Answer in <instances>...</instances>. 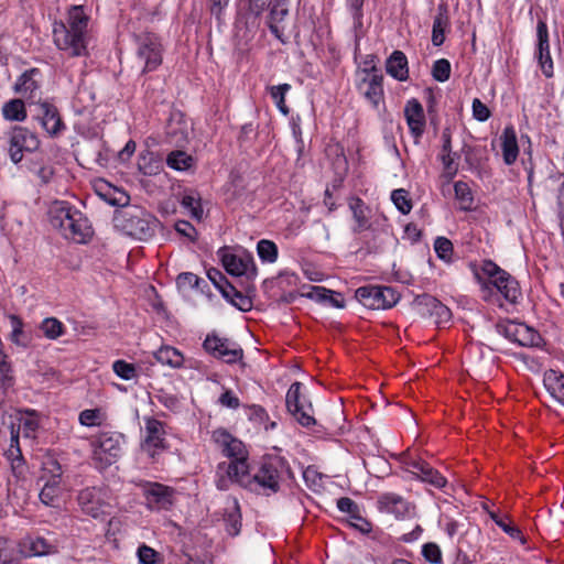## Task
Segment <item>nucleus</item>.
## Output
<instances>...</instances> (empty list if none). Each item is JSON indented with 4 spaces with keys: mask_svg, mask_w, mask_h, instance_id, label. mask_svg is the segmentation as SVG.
I'll return each mask as SVG.
<instances>
[{
    "mask_svg": "<svg viewBox=\"0 0 564 564\" xmlns=\"http://www.w3.org/2000/svg\"><path fill=\"white\" fill-rule=\"evenodd\" d=\"M500 141L505 163L507 165L513 164L518 158L519 148L517 142V133L512 126H508L503 129L500 135Z\"/></svg>",
    "mask_w": 564,
    "mask_h": 564,
    "instance_id": "30",
    "label": "nucleus"
},
{
    "mask_svg": "<svg viewBox=\"0 0 564 564\" xmlns=\"http://www.w3.org/2000/svg\"><path fill=\"white\" fill-rule=\"evenodd\" d=\"M257 252L263 262L273 263L278 258V247L273 241L262 239L257 245Z\"/></svg>",
    "mask_w": 564,
    "mask_h": 564,
    "instance_id": "46",
    "label": "nucleus"
},
{
    "mask_svg": "<svg viewBox=\"0 0 564 564\" xmlns=\"http://www.w3.org/2000/svg\"><path fill=\"white\" fill-rule=\"evenodd\" d=\"M154 358L162 365L178 368L183 365V355L172 346H162L154 352Z\"/></svg>",
    "mask_w": 564,
    "mask_h": 564,
    "instance_id": "36",
    "label": "nucleus"
},
{
    "mask_svg": "<svg viewBox=\"0 0 564 564\" xmlns=\"http://www.w3.org/2000/svg\"><path fill=\"white\" fill-rule=\"evenodd\" d=\"M8 318L12 327L10 334L11 341L17 346L28 347L30 345V338L23 332V321L15 314H9Z\"/></svg>",
    "mask_w": 564,
    "mask_h": 564,
    "instance_id": "38",
    "label": "nucleus"
},
{
    "mask_svg": "<svg viewBox=\"0 0 564 564\" xmlns=\"http://www.w3.org/2000/svg\"><path fill=\"white\" fill-rule=\"evenodd\" d=\"M378 503L381 511L394 514L397 518L410 516L414 509L403 497L393 492L381 495Z\"/></svg>",
    "mask_w": 564,
    "mask_h": 564,
    "instance_id": "26",
    "label": "nucleus"
},
{
    "mask_svg": "<svg viewBox=\"0 0 564 564\" xmlns=\"http://www.w3.org/2000/svg\"><path fill=\"white\" fill-rule=\"evenodd\" d=\"M424 558L431 563L440 564L442 562V552L437 544L426 543L422 547Z\"/></svg>",
    "mask_w": 564,
    "mask_h": 564,
    "instance_id": "59",
    "label": "nucleus"
},
{
    "mask_svg": "<svg viewBox=\"0 0 564 564\" xmlns=\"http://www.w3.org/2000/svg\"><path fill=\"white\" fill-rule=\"evenodd\" d=\"M108 205L116 206L117 209L130 207V196L126 191L108 182Z\"/></svg>",
    "mask_w": 564,
    "mask_h": 564,
    "instance_id": "44",
    "label": "nucleus"
},
{
    "mask_svg": "<svg viewBox=\"0 0 564 564\" xmlns=\"http://www.w3.org/2000/svg\"><path fill=\"white\" fill-rule=\"evenodd\" d=\"M434 250L438 258L449 261L453 256V243L445 237H437L434 242Z\"/></svg>",
    "mask_w": 564,
    "mask_h": 564,
    "instance_id": "54",
    "label": "nucleus"
},
{
    "mask_svg": "<svg viewBox=\"0 0 564 564\" xmlns=\"http://www.w3.org/2000/svg\"><path fill=\"white\" fill-rule=\"evenodd\" d=\"M349 523L361 533H369L372 529L371 523L360 514L359 509L349 517Z\"/></svg>",
    "mask_w": 564,
    "mask_h": 564,
    "instance_id": "61",
    "label": "nucleus"
},
{
    "mask_svg": "<svg viewBox=\"0 0 564 564\" xmlns=\"http://www.w3.org/2000/svg\"><path fill=\"white\" fill-rule=\"evenodd\" d=\"M40 77V70L37 68H31L25 70L14 84L15 93L25 98L30 107L42 101Z\"/></svg>",
    "mask_w": 564,
    "mask_h": 564,
    "instance_id": "18",
    "label": "nucleus"
},
{
    "mask_svg": "<svg viewBox=\"0 0 564 564\" xmlns=\"http://www.w3.org/2000/svg\"><path fill=\"white\" fill-rule=\"evenodd\" d=\"M302 388L301 382L292 383L286 392L285 403L289 412L301 425L311 426L316 424V421L313 416L312 404L302 400Z\"/></svg>",
    "mask_w": 564,
    "mask_h": 564,
    "instance_id": "14",
    "label": "nucleus"
},
{
    "mask_svg": "<svg viewBox=\"0 0 564 564\" xmlns=\"http://www.w3.org/2000/svg\"><path fill=\"white\" fill-rule=\"evenodd\" d=\"M90 445L93 463L95 467L102 473L106 469V449L104 448V442L101 441V438H96L91 442Z\"/></svg>",
    "mask_w": 564,
    "mask_h": 564,
    "instance_id": "48",
    "label": "nucleus"
},
{
    "mask_svg": "<svg viewBox=\"0 0 564 564\" xmlns=\"http://www.w3.org/2000/svg\"><path fill=\"white\" fill-rule=\"evenodd\" d=\"M59 492V488L55 484H46L41 492H40V499L41 501L46 506H53L55 499L57 498Z\"/></svg>",
    "mask_w": 564,
    "mask_h": 564,
    "instance_id": "58",
    "label": "nucleus"
},
{
    "mask_svg": "<svg viewBox=\"0 0 564 564\" xmlns=\"http://www.w3.org/2000/svg\"><path fill=\"white\" fill-rule=\"evenodd\" d=\"M543 383L550 394L564 405V375L550 369L544 372Z\"/></svg>",
    "mask_w": 564,
    "mask_h": 564,
    "instance_id": "33",
    "label": "nucleus"
},
{
    "mask_svg": "<svg viewBox=\"0 0 564 564\" xmlns=\"http://www.w3.org/2000/svg\"><path fill=\"white\" fill-rule=\"evenodd\" d=\"M18 430H14V423L12 422L11 427V441L19 443V433L22 432L24 437L32 438L35 436V432L39 427V420L34 412L25 411L19 413L18 416Z\"/></svg>",
    "mask_w": 564,
    "mask_h": 564,
    "instance_id": "28",
    "label": "nucleus"
},
{
    "mask_svg": "<svg viewBox=\"0 0 564 564\" xmlns=\"http://www.w3.org/2000/svg\"><path fill=\"white\" fill-rule=\"evenodd\" d=\"M473 117L478 121H486L490 117L489 108L478 98L473 100Z\"/></svg>",
    "mask_w": 564,
    "mask_h": 564,
    "instance_id": "63",
    "label": "nucleus"
},
{
    "mask_svg": "<svg viewBox=\"0 0 564 564\" xmlns=\"http://www.w3.org/2000/svg\"><path fill=\"white\" fill-rule=\"evenodd\" d=\"M246 6V12L240 14L237 21V29H246L245 36L250 40L260 28V17L271 4L270 0H242Z\"/></svg>",
    "mask_w": 564,
    "mask_h": 564,
    "instance_id": "16",
    "label": "nucleus"
},
{
    "mask_svg": "<svg viewBox=\"0 0 564 564\" xmlns=\"http://www.w3.org/2000/svg\"><path fill=\"white\" fill-rule=\"evenodd\" d=\"M404 117L406 119L411 134L417 142L423 135L425 129V115L423 106L417 99L412 98L406 101L404 107Z\"/></svg>",
    "mask_w": 564,
    "mask_h": 564,
    "instance_id": "24",
    "label": "nucleus"
},
{
    "mask_svg": "<svg viewBox=\"0 0 564 564\" xmlns=\"http://www.w3.org/2000/svg\"><path fill=\"white\" fill-rule=\"evenodd\" d=\"M497 332L512 343L523 347H538L542 341L541 335L532 327L523 323L508 322L497 324Z\"/></svg>",
    "mask_w": 564,
    "mask_h": 564,
    "instance_id": "15",
    "label": "nucleus"
},
{
    "mask_svg": "<svg viewBox=\"0 0 564 564\" xmlns=\"http://www.w3.org/2000/svg\"><path fill=\"white\" fill-rule=\"evenodd\" d=\"M138 486L142 490L145 506L152 511L169 510L175 500V489L166 485L141 480Z\"/></svg>",
    "mask_w": 564,
    "mask_h": 564,
    "instance_id": "9",
    "label": "nucleus"
},
{
    "mask_svg": "<svg viewBox=\"0 0 564 564\" xmlns=\"http://www.w3.org/2000/svg\"><path fill=\"white\" fill-rule=\"evenodd\" d=\"M449 18L446 4H440L437 13L434 17L432 29V43L434 46H441L445 41V31L448 28Z\"/></svg>",
    "mask_w": 564,
    "mask_h": 564,
    "instance_id": "32",
    "label": "nucleus"
},
{
    "mask_svg": "<svg viewBox=\"0 0 564 564\" xmlns=\"http://www.w3.org/2000/svg\"><path fill=\"white\" fill-rule=\"evenodd\" d=\"M208 279L212 281V283L220 291L221 295L224 296V291H227L225 286L231 285L226 276L217 269H210L207 272Z\"/></svg>",
    "mask_w": 564,
    "mask_h": 564,
    "instance_id": "62",
    "label": "nucleus"
},
{
    "mask_svg": "<svg viewBox=\"0 0 564 564\" xmlns=\"http://www.w3.org/2000/svg\"><path fill=\"white\" fill-rule=\"evenodd\" d=\"M47 217L55 230L75 243H87L94 235L89 219L66 200L53 202L48 207Z\"/></svg>",
    "mask_w": 564,
    "mask_h": 564,
    "instance_id": "3",
    "label": "nucleus"
},
{
    "mask_svg": "<svg viewBox=\"0 0 564 564\" xmlns=\"http://www.w3.org/2000/svg\"><path fill=\"white\" fill-rule=\"evenodd\" d=\"M138 167L144 175H158L163 169L162 161L153 153L142 154L139 158Z\"/></svg>",
    "mask_w": 564,
    "mask_h": 564,
    "instance_id": "39",
    "label": "nucleus"
},
{
    "mask_svg": "<svg viewBox=\"0 0 564 564\" xmlns=\"http://www.w3.org/2000/svg\"><path fill=\"white\" fill-rule=\"evenodd\" d=\"M140 564H156L160 554L152 547L143 544L139 546L137 552Z\"/></svg>",
    "mask_w": 564,
    "mask_h": 564,
    "instance_id": "57",
    "label": "nucleus"
},
{
    "mask_svg": "<svg viewBox=\"0 0 564 564\" xmlns=\"http://www.w3.org/2000/svg\"><path fill=\"white\" fill-rule=\"evenodd\" d=\"M53 40L58 50L72 57L83 56L87 52V40L65 28L62 22L54 23Z\"/></svg>",
    "mask_w": 564,
    "mask_h": 564,
    "instance_id": "13",
    "label": "nucleus"
},
{
    "mask_svg": "<svg viewBox=\"0 0 564 564\" xmlns=\"http://www.w3.org/2000/svg\"><path fill=\"white\" fill-rule=\"evenodd\" d=\"M175 230L184 236L187 237L191 241H195L197 238V230L195 227L187 220H178L175 224Z\"/></svg>",
    "mask_w": 564,
    "mask_h": 564,
    "instance_id": "64",
    "label": "nucleus"
},
{
    "mask_svg": "<svg viewBox=\"0 0 564 564\" xmlns=\"http://www.w3.org/2000/svg\"><path fill=\"white\" fill-rule=\"evenodd\" d=\"M33 107L34 116L51 137L59 134V132L65 129L58 110L54 105L48 101H40Z\"/></svg>",
    "mask_w": 564,
    "mask_h": 564,
    "instance_id": "20",
    "label": "nucleus"
},
{
    "mask_svg": "<svg viewBox=\"0 0 564 564\" xmlns=\"http://www.w3.org/2000/svg\"><path fill=\"white\" fill-rule=\"evenodd\" d=\"M286 476H291L288 463L280 456H269L252 476L249 470L243 471L235 482L250 491L271 495L279 491L280 484Z\"/></svg>",
    "mask_w": 564,
    "mask_h": 564,
    "instance_id": "4",
    "label": "nucleus"
},
{
    "mask_svg": "<svg viewBox=\"0 0 564 564\" xmlns=\"http://www.w3.org/2000/svg\"><path fill=\"white\" fill-rule=\"evenodd\" d=\"M2 115L7 120L23 121L26 118L25 105L22 99H12L4 104Z\"/></svg>",
    "mask_w": 564,
    "mask_h": 564,
    "instance_id": "40",
    "label": "nucleus"
},
{
    "mask_svg": "<svg viewBox=\"0 0 564 564\" xmlns=\"http://www.w3.org/2000/svg\"><path fill=\"white\" fill-rule=\"evenodd\" d=\"M47 217L55 230L75 243H87L94 235L89 219L66 200L53 202L48 207Z\"/></svg>",
    "mask_w": 564,
    "mask_h": 564,
    "instance_id": "2",
    "label": "nucleus"
},
{
    "mask_svg": "<svg viewBox=\"0 0 564 564\" xmlns=\"http://www.w3.org/2000/svg\"><path fill=\"white\" fill-rule=\"evenodd\" d=\"M225 289L227 291H224V297L235 307L241 312H249L252 308L253 303L249 294L241 293L234 285H227Z\"/></svg>",
    "mask_w": 564,
    "mask_h": 564,
    "instance_id": "37",
    "label": "nucleus"
},
{
    "mask_svg": "<svg viewBox=\"0 0 564 564\" xmlns=\"http://www.w3.org/2000/svg\"><path fill=\"white\" fill-rule=\"evenodd\" d=\"M391 200L395 207L404 215L409 214L412 209L411 199L408 197V192L403 188L394 189L391 193Z\"/></svg>",
    "mask_w": 564,
    "mask_h": 564,
    "instance_id": "50",
    "label": "nucleus"
},
{
    "mask_svg": "<svg viewBox=\"0 0 564 564\" xmlns=\"http://www.w3.org/2000/svg\"><path fill=\"white\" fill-rule=\"evenodd\" d=\"M193 159L183 151H174L167 155L166 163L171 169L185 171L191 167Z\"/></svg>",
    "mask_w": 564,
    "mask_h": 564,
    "instance_id": "45",
    "label": "nucleus"
},
{
    "mask_svg": "<svg viewBox=\"0 0 564 564\" xmlns=\"http://www.w3.org/2000/svg\"><path fill=\"white\" fill-rule=\"evenodd\" d=\"M356 297L367 308L386 310L397 304L400 295L389 286L366 285L356 290Z\"/></svg>",
    "mask_w": 564,
    "mask_h": 564,
    "instance_id": "8",
    "label": "nucleus"
},
{
    "mask_svg": "<svg viewBox=\"0 0 564 564\" xmlns=\"http://www.w3.org/2000/svg\"><path fill=\"white\" fill-rule=\"evenodd\" d=\"M387 73L400 80L404 82L409 77L408 58L401 51H394L386 62Z\"/></svg>",
    "mask_w": 564,
    "mask_h": 564,
    "instance_id": "31",
    "label": "nucleus"
},
{
    "mask_svg": "<svg viewBox=\"0 0 564 564\" xmlns=\"http://www.w3.org/2000/svg\"><path fill=\"white\" fill-rule=\"evenodd\" d=\"M78 503L84 513L102 520L105 516L106 491L101 487L85 488L78 495Z\"/></svg>",
    "mask_w": 564,
    "mask_h": 564,
    "instance_id": "19",
    "label": "nucleus"
},
{
    "mask_svg": "<svg viewBox=\"0 0 564 564\" xmlns=\"http://www.w3.org/2000/svg\"><path fill=\"white\" fill-rule=\"evenodd\" d=\"M101 421L102 412L100 409H87L79 414V423L85 426H98Z\"/></svg>",
    "mask_w": 564,
    "mask_h": 564,
    "instance_id": "53",
    "label": "nucleus"
},
{
    "mask_svg": "<svg viewBox=\"0 0 564 564\" xmlns=\"http://www.w3.org/2000/svg\"><path fill=\"white\" fill-rule=\"evenodd\" d=\"M182 206L189 210L191 216L200 221L204 216V210L200 204V198L194 195H185L182 198Z\"/></svg>",
    "mask_w": 564,
    "mask_h": 564,
    "instance_id": "49",
    "label": "nucleus"
},
{
    "mask_svg": "<svg viewBox=\"0 0 564 564\" xmlns=\"http://www.w3.org/2000/svg\"><path fill=\"white\" fill-rule=\"evenodd\" d=\"M221 262L230 275L246 276L247 280H252L257 275V268L250 254L224 253Z\"/></svg>",
    "mask_w": 564,
    "mask_h": 564,
    "instance_id": "21",
    "label": "nucleus"
},
{
    "mask_svg": "<svg viewBox=\"0 0 564 564\" xmlns=\"http://www.w3.org/2000/svg\"><path fill=\"white\" fill-rule=\"evenodd\" d=\"M432 76L437 82H446L451 76V63L445 58L435 61L432 67Z\"/></svg>",
    "mask_w": 564,
    "mask_h": 564,
    "instance_id": "52",
    "label": "nucleus"
},
{
    "mask_svg": "<svg viewBox=\"0 0 564 564\" xmlns=\"http://www.w3.org/2000/svg\"><path fill=\"white\" fill-rule=\"evenodd\" d=\"M291 90L290 84H280L276 86L269 87V93L271 98L273 99L278 109L284 115L288 116L290 112L289 107L285 104V95Z\"/></svg>",
    "mask_w": 564,
    "mask_h": 564,
    "instance_id": "42",
    "label": "nucleus"
},
{
    "mask_svg": "<svg viewBox=\"0 0 564 564\" xmlns=\"http://www.w3.org/2000/svg\"><path fill=\"white\" fill-rule=\"evenodd\" d=\"M200 282H204V280L192 272L180 273L176 279L177 286L183 290L198 288Z\"/></svg>",
    "mask_w": 564,
    "mask_h": 564,
    "instance_id": "56",
    "label": "nucleus"
},
{
    "mask_svg": "<svg viewBox=\"0 0 564 564\" xmlns=\"http://www.w3.org/2000/svg\"><path fill=\"white\" fill-rule=\"evenodd\" d=\"M143 422L140 448L152 462H156L169 447L164 423L152 416L143 417Z\"/></svg>",
    "mask_w": 564,
    "mask_h": 564,
    "instance_id": "7",
    "label": "nucleus"
},
{
    "mask_svg": "<svg viewBox=\"0 0 564 564\" xmlns=\"http://www.w3.org/2000/svg\"><path fill=\"white\" fill-rule=\"evenodd\" d=\"M113 372L123 380H131L137 377V369L133 364L124 360H117L112 365Z\"/></svg>",
    "mask_w": 564,
    "mask_h": 564,
    "instance_id": "51",
    "label": "nucleus"
},
{
    "mask_svg": "<svg viewBox=\"0 0 564 564\" xmlns=\"http://www.w3.org/2000/svg\"><path fill=\"white\" fill-rule=\"evenodd\" d=\"M212 440L221 454L230 459L218 464L215 480L219 490H228L243 471H248L249 454L245 444L224 429L214 431Z\"/></svg>",
    "mask_w": 564,
    "mask_h": 564,
    "instance_id": "1",
    "label": "nucleus"
},
{
    "mask_svg": "<svg viewBox=\"0 0 564 564\" xmlns=\"http://www.w3.org/2000/svg\"><path fill=\"white\" fill-rule=\"evenodd\" d=\"M455 197L460 204V209L470 210L474 205V197L467 183L458 181L454 184Z\"/></svg>",
    "mask_w": 564,
    "mask_h": 564,
    "instance_id": "43",
    "label": "nucleus"
},
{
    "mask_svg": "<svg viewBox=\"0 0 564 564\" xmlns=\"http://www.w3.org/2000/svg\"><path fill=\"white\" fill-rule=\"evenodd\" d=\"M475 276L484 291H490V286H494L510 303H517L521 296L518 281L491 260L482 261Z\"/></svg>",
    "mask_w": 564,
    "mask_h": 564,
    "instance_id": "5",
    "label": "nucleus"
},
{
    "mask_svg": "<svg viewBox=\"0 0 564 564\" xmlns=\"http://www.w3.org/2000/svg\"><path fill=\"white\" fill-rule=\"evenodd\" d=\"M410 473L415 475L422 481L437 488H444L447 484L446 478L434 469L429 463L422 459H410L405 463Z\"/></svg>",
    "mask_w": 564,
    "mask_h": 564,
    "instance_id": "23",
    "label": "nucleus"
},
{
    "mask_svg": "<svg viewBox=\"0 0 564 564\" xmlns=\"http://www.w3.org/2000/svg\"><path fill=\"white\" fill-rule=\"evenodd\" d=\"M348 206L355 220V226L352 228L354 232L359 234L369 229L370 208L365 204V202L357 196H352L348 199Z\"/></svg>",
    "mask_w": 564,
    "mask_h": 564,
    "instance_id": "29",
    "label": "nucleus"
},
{
    "mask_svg": "<svg viewBox=\"0 0 564 564\" xmlns=\"http://www.w3.org/2000/svg\"><path fill=\"white\" fill-rule=\"evenodd\" d=\"M268 18V28L271 33L283 44L288 41L284 37L283 22L289 15V9L285 0H274L271 2Z\"/></svg>",
    "mask_w": 564,
    "mask_h": 564,
    "instance_id": "25",
    "label": "nucleus"
},
{
    "mask_svg": "<svg viewBox=\"0 0 564 564\" xmlns=\"http://www.w3.org/2000/svg\"><path fill=\"white\" fill-rule=\"evenodd\" d=\"M226 530L230 535H237L241 528V514L238 500L236 498L227 499L225 509Z\"/></svg>",
    "mask_w": 564,
    "mask_h": 564,
    "instance_id": "34",
    "label": "nucleus"
},
{
    "mask_svg": "<svg viewBox=\"0 0 564 564\" xmlns=\"http://www.w3.org/2000/svg\"><path fill=\"white\" fill-rule=\"evenodd\" d=\"M536 37L539 64L545 77L550 78L553 76V61L550 53L549 30L544 20L538 21Z\"/></svg>",
    "mask_w": 564,
    "mask_h": 564,
    "instance_id": "22",
    "label": "nucleus"
},
{
    "mask_svg": "<svg viewBox=\"0 0 564 564\" xmlns=\"http://www.w3.org/2000/svg\"><path fill=\"white\" fill-rule=\"evenodd\" d=\"M362 74L364 77L361 78L358 88L365 98L377 108L383 100V76L375 65L369 69L364 68Z\"/></svg>",
    "mask_w": 564,
    "mask_h": 564,
    "instance_id": "17",
    "label": "nucleus"
},
{
    "mask_svg": "<svg viewBox=\"0 0 564 564\" xmlns=\"http://www.w3.org/2000/svg\"><path fill=\"white\" fill-rule=\"evenodd\" d=\"M39 147L36 134L24 127H14L9 132V155L15 164L22 161L24 152H33Z\"/></svg>",
    "mask_w": 564,
    "mask_h": 564,
    "instance_id": "11",
    "label": "nucleus"
},
{
    "mask_svg": "<svg viewBox=\"0 0 564 564\" xmlns=\"http://www.w3.org/2000/svg\"><path fill=\"white\" fill-rule=\"evenodd\" d=\"M43 335L51 340H55L64 335L65 326L56 317H46L40 324Z\"/></svg>",
    "mask_w": 564,
    "mask_h": 564,
    "instance_id": "41",
    "label": "nucleus"
},
{
    "mask_svg": "<svg viewBox=\"0 0 564 564\" xmlns=\"http://www.w3.org/2000/svg\"><path fill=\"white\" fill-rule=\"evenodd\" d=\"M456 154L453 152H442L441 161L444 167V175L452 180L457 173V164L455 163Z\"/></svg>",
    "mask_w": 564,
    "mask_h": 564,
    "instance_id": "55",
    "label": "nucleus"
},
{
    "mask_svg": "<svg viewBox=\"0 0 564 564\" xmlns=\"http://www.w3.org/2000/svg\"><path fill=\"white\" fill-rule=\"evenodd\" d=\"M489 516L495 521V523L512 539L520 540L522 543L525 542V539L518 527L508 522L507 519L499 517L496 512H489Z\"/></svg>",
    "mask_w": 564,
    "mask_h": 564,
    "instance_id": "47",
    "label": "nucleus"
},
{
    "mask_svg": "<svg viewBox=\"0 0 564 564\" xmlns=\"http://www.w3.org/2000/svg\"><path fill=\"white\" fill-rule=\"evenodd\" d=\"M31 551L33 555L42 556L54 552V546L51 545L44 538H36L31 543Z\"/></svg>",
    "mask_w": 564,
    "mask_h": 564,
    "instance_id": "60",
    "label": "nucleus"
},
{
    "mask_svg": "<svg viewBox=\"0 0 564 564\" xmlns=\"http://www.w3.org/2000/svg\"><path fill=\"white\" fill-rule=\"evenodd\" d=\"M126 445L127 440L123 433L112 432L108 436V466L123 456Z\"/></svg>",
    "mask_w": 564,
    "mask_h": 564,
    "instance_id": "35",
    "label": "nucleus"
},
{
    "mask_svg": "<svg viewBox=\"0 0 564 564\" xmlns=\"http://www.w3.org/2000/svg\"><path fill=\"white\" fill-rule=\"evenodd\" d=\"M203 347L210 356L227 364H235L243 357V350L237 343L215 333L206 336Z\"/></svg>",
    "mask_w": 564,
    "mask_h": 564,
    "instance_id": "10",
    "label": "nucleus"
},
{
    "mask_svg": "<svg viewBox=\"0 0 564 564\" xmlns=\"http://www.w3.org/2000/svg\"><path fill=\"white\" fill-rule=\"evenodd\" d=\"M137 56L144 63L143 72H152L162 63V44L152 33L141 34L137 37Z\"/></svg>",
    "mask_w": 564,
    "mask_h": 564,
    "instance_id": "12",
    "label": "nucleus"
},
{
    "mask_svg": "<svg viewBox=\"0 0 564 564\" xmlns=\"http://www.w3.org/2000/svg\"><path fill=\"white\" fill-rule=\"evenodd\" d=\"M115 229L138 238L147 239L154 232L158 220L144 214L138 206H130L123 209H116L112 215Z\"/></svg>",
    "mask_w": 564,
    "mask_h": 564,
    "instance_id": "6",
    "label": "nucleus"
},
{
    "mask_svg": "<svg viewBox=\"0 0 564 564\" xmlns=\"http://www.w3.org/2000/svg\"><path fill=\"white\" fill-rule=\"evenodd\" d=\"M65 28H68L72 32L79 34L80 36L88 39V22L89 18L85 13L84 8L80 6H74L69 8L66 17V21H61Z\"/></svg>",
    "mask_w": 564,
    "mask_h": 564,
    "instance_id": "27",
    "label": "nucleus"
}]
</instances>
